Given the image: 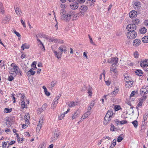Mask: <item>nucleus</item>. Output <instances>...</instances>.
<instances>
[{
	"instance_id": "4",
	"label": "nucleus",
	"mask_w": 148,
	"mask_h": 148,
	"mask_svg": "<svg viewBox=\"0 0 148 148\" xmlns=\"http://www.w3.org/2000/svg\"><path fill=\"white\" fill-rule=\"evenodd\" d=\"M127 38L131 39L135 38L137 36L136 32L134 31H130L127 33Z\"/></svg>"
},
{
	"instance_id": "11",
	"label": "nucleus",
	"mask_w": 148,
	"mask_h": 148,
	"mask_svg": "<svg viewBox=\"0 0 148 148\" xmlns=\"http://www.w3.org/2000/svg\"><path fill=\"white\" fill-rule=\"evenodd\" d=\"M141 94L144 93V94L148 93V86H143L140 90Z\"/></svg>"
},
{
	"instance_id": "42",
	"label": "nucleus",
	"mask_w": 148,
	"mask_h": 148,
	"mask_svg": "<svg viewBox=\"0 0 148 148\" xmlns=\"http://www.w3.org/2000/svg\"><path fill=\"white\" fill-rule=\"evenodd\" d=\"M47 105L46 103H45L44 104H43L42 107H41V108H42V110H43L44 111L46 109V108H47Z\"/></svg>"
},
{
	"instance_id": "60",
	"label": "nucleus",
	"mask_w": 148,
	"mask_h": 148,
	"mask_svg": "<svg viewBox=\"0 0 148 148\" xmlns=\"http://www.w3.org/2000/svg\"><path fill=\"white\" fill-rule=\"evenodd\" d=\"M112 58H111L110 59H108V61L107 62L108 63H112Z\"/></svg>"
},
{
	"instance_id": "46",
	"label": "nucleus",
	"mask_w": 148,
	"mask_h": 148,
	"mask_svg": "<svg viewBox=\"0 0 148 148\" xmlns=\"http://www.w3.org/2000/svg\"><path fill=\"white\" fill-rule=\"evenodd\" d=\"M37 36H38V37L40 38L43 37L44 38H45V35L41 34H38Z\"/></svg>"
},
{
	"instance_id": "57",
	"label": "nucleus",
	"mask_w": 148,
	"mask_h": 148,
	"mask_svg": "<svg viewBox=\"0 0 148 148\" xmlns=\"http://www.w3.org/2000/svg\"><path fill=\"white\" fill-rule=\"evenodd\" d=\"M59 136V134L58 133H57L56 132H54V137L55 138L56 137L57 138L58 137V136Z\"/></svg>"
},
{
	"instance_id": "62",
	"label": "nucleus",
	"mask_w": 148,
	"mask_h": 148,
	"mask_svg": "<svg viewBox=\"0 0 148 148\" xmlns=\"http://www.w3.org/2000/svg\"><path fill=\"white\" fill-rule=\"evenodd\" d=\"M15 141L14 140H12L9 143V145H11L15 143Z\"/></svg>"
},
{
	"instance_id": "15",
	"label": "nucleus",
	"mask_w": 148,
	"mask_h": 148,
	"mask_svg": "<svg viewBox=\"0 0 148 148\" xmlns=\"http://www.w3.org/2000/svg\"><path fill=\"white\" fill-rule=\"evenodd\" d=\"M49 40H50V42L56 43H62L63 42L62 40L57 39L51 38L49 39Z\"/></svg>"
},
{
	"instance_id": "38",
	"label": "nucleus",
	"mask_w": 148,
	"mask_h": 148,
	"mask_svg": "<svg viewBox=\"0 0 148 148\" xmlns=\"http://www.w3.org/2000/svg\"><path fill=\"white\" fill-rule=\"evenodd\" d=\"M60 99L59 96H57L56 97V98L53 101V102L54 104H57L58 103V102L57 101Z\"/></svg>"
},
{
	"instance_id": "8",
	"label": "nucleus",
	"mask_w": 148,
	"mask_h": 148,
	"mask_svg": "<svg viewBox=\"0 0 148 148\" xmlns=\"http://www.w3.org/2000/svg\"><path fill=\"white\" fill-rule=\"evenodd\" d=\"M119 90L118 88H116L114 89V90L112 93L108 94V96H110V97H113L117 94Z\"/></svg>"
},
{
	"instance_id": "52",
	"label": "nucleus",
	"mask_w": 148,
	"mask_h": 148,
	"mask_svg": "<svg viewBox=\"0 0 148 148\" xmlns=\"http://www.w3.org/2000/svg\"><path fill=\"white\" fill-rule=\"evenodd\" d=\"M126 82L128 84L130 83L129 84V86H131L133 84V82L130 80L126 81Z\"/></svg>"
},
{
	"instance_id": "40",
	"label": "nucleus",
	"mask_w": 148,
	"mask_h": 148,
	"mask_svg": "<svg viewBox=\"0 0 148 148\" xmlns=\"http://www.w3.org/2000/svg\"><path fill=\"white\" fill-rule=\"evenodd\" d=\"M9 73L10 74L12 75L13 76L15 77L16 75V73H15L14 71H9Z\"/></svg>"
},
{
	"instance_id": "44",
	"label": "nucleus",
	"mask_w": 148,
	"mask_h": 148,
	"mask_svg": "<svg viewBox=\"0 0 148 148\" xmlns=\"http://www.w3.org/2000/svg\"><path fill=\"white\" fill-rule=\"evenodd\" d=\"M88 37H89V38L90 39V42H91V44L93 45H95V43L93 42V41H92V39L91 38V37H90V35H88Z\"/></svg>"
},
{
	"instance_id": "31",
	"label": "nucleus",
	"mask_w": 148,
	"mask_h": 148,
	"mask_svg": "<svg viewBox=\"0 0 148 148\" xmlns=\"http://www.w3.org/2000/svg\"><path fill=\"white\" fill-rule=\"evenodd\" d=\"M14 9L17 15H20V11L21 10L18 7H16V8L14 7Z\"/></svg>"
},
{
	"instance_id": "24",
	"label": "nucleus",
	"mask_w": 148,
	"mask_h": 148,
	"mask_svg": "<svg viewBox=\"0 0 148 148\" xmlns=\"http://www.w3.org/2000/svg\"><path fill=\"white\" fill-rule=\"evenodd\" d=\"M0 12L3 14L4 12V8L2 3L0 2Z\"/></svg>"
},
{
	"instance_id": "64",
	"label": "nucleus",
	"mask_w": 148,
	"mask_h": 148,
	"mask_svg": "<svg viewBox=\"0 0 148 148\" xmlns=\"http://www.w3.org/2000/svg\"><path fill=\"white\" fill-rule=\"evenodd\" d=\"M92 108L91 107L89 106L88 109H87V112H90Z\"/></svg>"
},
{
	"instance_id": "5",
	"label": "nucleus",
	"mask_w": 148,
	"mask_h": 148,
	"mask_svg": "<svg viewBox=\"0 0 148 148\" xmlns=\"http://www.w3.org/2000/svg\"><path fill=\"white\" fill-rule=\"evenodd\" d=\"M143 96V97L140 98L139 99V102L136 107V108L138 111L139 110V108L140 107V108L141 107L143 103L146 99V96Z\"/></svg>"
},
{
	"instance_id": "39",
	"label": "nucleus",
	"mask_w": 148,
	"mask_h": 148,
	"mask_svg": "<svg viewBox=\"0 0 148 148\" xmlns=\"http://www.w3.org/2000/svg\"><path fill=\"white\" fill-rule=\"evenodd\" d=\"M134 4L135 5V6L136 7H140V4L139 2L138 1H136L134 3Z\"/></svg>"
},
{
	"instance_id": "63",
	"label": "nucleus",
	"mask_w": 148,
	"mask_h": 148,
	"mask_svg": "<svg viewBox=\"0 0 148 148\" xmlns=\"http://www.w3.org/2000/svg\"><path fill=\"white\" fill-rule=\"evenodd\" d=\"M6 145H7V143L6 142H4L3 143H2L3 147H4L5 148L6 147Z\"/></svg>"
},
{
	"instance_id": "47",
	"label": "nucleus",
	"mask_w": 148,
	"mask_h": 148,
	"mask_svg": "<svg viewBox=\"0 0 148 148\" xmlns=\"http://www.w3.org/2000/svg\"><path fill=\"white\" fill-rule=\"evenodd\" d=\"M123 140V138L122 137L119 136L117 138V141L118 142H121Z\"/></svg>"
},
{
	"instance_id": "12",
	"label": "nucleus",
	"mask_w": 148,
	"mask_h": 148,
	"mask_svg": "<svg viewBox=\"0 0 148 148\" xmlns=\"http://www.w3.org/2000/svg\"><path fill=\"white\" fill-rule=\"evenodd\" d=\"M79 7L78 4L77 3H72L70 5V8L73 10H75Z\"/></svg>"
},
{
	"instance_id": "58",
	"label": "nucleus",
	"mask_w": 148,
	"mask_h": 148,
	"mask_svg": "<svg viewBox=\"0 0 148 148\" xmlns=\"http://www.w3.org/2000/svg\"><path fill=\"white\" fill-rule=\"evenodd\" d=\"M147 115L146 114H145L144 115L143 118V119L144 120V121H145V120L147 119Z\"/></svg>"
},
{
	"instance_id": "45",
	"label": "nucleus",
	"mask_w": 148,
	"mask_h": 148,
	"mask_svg": "<svg viewBox=\"0 0 148 148\" xmlns=\"http://www.w3.org/2000/svg\"><path fill=\"white\" fill-rule=\"evenodd\" d=\"M134 56L136 58H137L138 56V53L137 51H136L134 53Z\"/></svg>"
},
{
	"instance_id": "55",
	"label": "nucleus",
	"mask_w": 148,
	"mask_h": 148,
	"mask_svg": "<svg viewBox=\"0 0 148 148\" xmlns=\"http://www.w3.org/2000/svg\"><path fill=\"white\" fill-rule=\"evenodd\" d=\"M57 104H54L53 103H53L51 105V108L52 109H54L55 108L56 106V105Z\"/></svg>"
},
{
	"instance_id": "10",
	"label": "nucleus",
	"mask_w": 148,
	"mask_h": 148,
	"mask_svg": "<svg viewBox=\"0 0 148 148\" xmlns=\"http://www.w3.org/2000/svg\"><path fill=\"white\" fill-rule=\"evenodd\" d=\"M79 10L80 11L83 12H82L83 15L84 14V12H86L88 10V7L86 6L83 5L80 7Z\"/></svg>"
},
{
	"instance_id": "20",
	"label": "nucleus",
	"mask_w": 148,
	"mask_h": 148,
	"mask_svg": "<svg viewBox=\"0 0 148 148\" xmlns=\"http://www.w3.org/2000/svg\"><path fill=\"white\" fill-rule=\"evenodd\" d=\"M112 66H115V64L118 63V58H112Z\"/></svg>"
},
{
	"instance_id": "41",
	"label": "nucleus",
	"mask_w": 148,
	"mask_h": 148,
	"mask_svg": "<svg viewBox=\"0 0 148 148\" xmlns=\"http://www.w3.org/2000/svg\"><path fill=\"white\" fill-rule=\"evenodd\" d=\"M56 83V82L55 81H53L51 83V88L53 87Z\"/></svg>"
},
{
	"instance_id": "16",
	"label": "nucleus",
	"mask_w": 148,
	"mask_h": 148,
	"mask_svg": "<svg viewBox=\"0 0 148 148\" xmlns=\"http://www.w3.org/2000/svg\"><path fill=\"white\" fill-rule=\"evenodd\" d=\"M10 19V16H7L4 18V19L2 21V23L3 24H5L9 21Z\"/></svg>"
},
{
	"instance_id": "25",
	"label": "nucleus",
	"mask_w": 148,
	"mask_h": 148,
	"mask_svg": "<svg viewBox=\"0 0 148 148\" xmlns=\"http://www.w3.org/2000/svg\"><path fill=\"white\" fill-rule=\"evenodd\" d=\"M42 88L44 89V91L46 95L47 96H49L50 95V93L47 91L46 87L43 86L42 87Z\"/></svg>"
},
{
	"instance_id": "33",
	"label": "nucleus",
	"mask_w": 148,
	"mask_h": 148,
	"mask_svg": "<svg viewBox=\"0 0 148 148\" xmlns=\"http://www.w3.org/2000/svg\"><path fill=\"white\" fill-rule=\"evenodd\" d=\"M132 123L135 128H137L138 125V123L137 121L135 120L132 121Z\"/></svg>"
},
{
	"instance_id": "21",
	"label": "nucleus",
	"mask_w": 148,
	"mask_h": 148,
	"mask_svg": "<svg viewBox=\"0 0 148 148\" xmlns=\"http://www.w3.org/2000/svg\"><path fill=\"white\" fill-rule=\"evenodd\" d=\"M37 41H38V43L39 42H40V44H39V45H41V46H40L41 48V49L42 50L43 49L44 50V51L45 50L44 45L42 42L40 41V40L39 39H37Z\"/></svg>"
},
{
	"instance_id": "56",
	"label": "nucleus",
	"mask_w": 148,
	"mask_h": 148,
	"mask_svg": "<svg viewBox=\"0 0 148 148\" xmlns=\"http://www.w3.org/2000/svg\"><path fill=\"white\" fill-rule=\"evenodd\" d=\"M14 33L18 37H20L21 36L20 34L18 32H17L16 31H14Z\"/></svg>"
},
{
	"instance_id": "61",
	"label": "nucleus",
	"mask_w": 148,
	"mask_h": 148,
	"mask_svg": "<svg viewBox=\"0 0 148 148\" xmlns=\"http://www.w3.org/2000/svg\"><path fill=\"white\" fill-rule=\"evenodd\" d=\"M144 23L146 26H148V20H145L144 21Z\"/></svg>"
},
{
	"instance_id": "2",
	"label": "nucleus",
	"mask_w": 148,
	"mask_h": 148,
	"mask_svg": "<svg viewBox=\"0 0 148 148\" xmlns=\"http://www.w3.org/2000/svg\"><path fill=\"white\" fill-rule=\"evenodd\" d=\"M113 115V111L111 110H109L106 114L103 122L104 124L105 125L108 124L111 120V118L112 117Z\"/></svg>"
},
{
	"instance_id": "54",
	"label": "nucleus",
	"mask_w": 148,
	"mask_h": 148,
	"mask_svg": "<svg viewBox=\"0 0 148 148\" xmlns=\"http://www.w3.org/2000/svg\"><path fill=\"white\" fill-rule=\"evenodd\" d=\"M66 7V5L64 4H61L60 5V7L62 8H65Z\"/></svg>"
},
{
	"instance_id": "36",
	"label": "nucleus",
	"mask_w": 148,
	"mask_h": 148,
	"mask_svg": "<svg viewBox=\"0 0 148 148\" xmlns=\"http://www.w3.org/2000/svg\"><path fill=\"white\" fill-rule=\"evenodd\" d=\"M92 87L89 88L88 90V93L89 94L88 96H92Z\"/></svg>"
},
{
	"instance_id": "34",
	"label": "nucleus",
	"mask_w": 148,
	"mask_h": 148,
	"mask_svg": "<svg viewBox=\"0 0 148 148\" xmlns=\"http://www.w3.org/2000/svg\"><path fill=\"white\" fill-rule=\"evenodd\" d=\"M12 110V109L11 108L9 109L8 108H5L4 109V112L5 113H7L11 112Z\"/></svg>"
},
{
	"instance_id": "7",
	"label": "nucleus",
	"mask_w": 148,
	"mask_h": 148,
	"mask_svg": "<svg viewBox=\"0 0 148 148\" xmlns=\"http://www.w3.org/2000/svg\"><path fill=\"white\" fill-rule=\"evenodd\" d=\"M11 66L13 67L14 71L16 74L17 73L18 74H19L20 75H21V73L19 67L15 64L12 63Z\"/></svg>"
},
{
	"instance_id": "30",
	"label": "nucleus",
	"mask_w": 148,
	"mask_h": 148,
	"mask_svg": "<svg viewBox=\"0 0 148 148\" xmlns=\"http://www.w3.org/2000/svg\"><path fill=\"white\" fill-rule=\"evenodd\" d=\"M29 48V46L27 45V44L26 43L23 44L21 46V48L23 50H24L25 49H28Z\"/></svg>"
},
{
	"instance_id": "48",
	"label": "nucleus",
	"mask_w": 148,
	"mask_h": 148,
	"mask_svg": "<svg viewBox=\"0 0 148 148\" xmlns=\"http://www.w3.org/2000/svg\"><path fill=\"white\" fill-rule=\"evenodd\" d=\"M21 106L23 109L25 108V103L24 101H22L21 102Z\"/></svg>"
},
{
	"instance_id": "35",
	"label": "nucleus",
	"mask_w": 148,
	"mask_h": 148,
	"mask_svg": "<svg viewBox=\"0 0 148 148\" xmlns=\"http://www.w3.org/2000/svg\"><path fill=\"white\" fill-rule=\"evenodd\" d=\"M116 69V68L115 66H112V67H111L110 71H111L112 72L114 73H116L117 71Z\"/></svg>"
},
{
	"instance_id": "27",
	"label": "nucleus",
	"mask_w": 148,
	"mask_h": 148,
	"mask_svg": "<svg viewBox=\"0 0 148 148\" xmlns=\"http://www.w3.org/2000/svg\"><path fill=\"white\" fill-rule=\"evenodd\" d=\"M136 73L137 75L141 76L143 74V72L141 70L138 69L136 71Z\"/></svg>"
},
{
	"instance_id": "51",
	"label": "nucleus",
	"mask_w": 148,
	"mask_h": 148,
	"mask_svg": "<svg viewBox=\"0 0 148 148\" xmlns=\"http://www.w3.org/2000/svg\"><path fill=\"white\" fill-rule=\"evenodd\" d=\"M64 117V114H62L60 116H58V119L59 120H61L63 119Z\"/></svg>"
},
{
	"instance_id": "18",
	"label": "nucleus",
	"mask_w": 148,
	"mask_h": 148,
	"mask_svg": "<svg viewBox=\"0 0 148 148\" xmlns=\"http://www.w3.org/2000/svg\"><path fill=\"white\" fill-rule=\"evenodd\" d=\"M79 111L77 110L75 112L74 114L72 116V119H75L76 118L78 117L79 114Z\"/></svg>"
},
{
	"instance_id": "49",
	"label": "nucleus",
	"mask_w": 148,
	"mask_h": 148,
	"mask_svg": "<svg viewBox=\"0 0 148 148\" xmlns=\"http://www.w3.org/2000/svg\"><path fill=\"white\" fill-rule=\"evenodd\" d=\"M117 121L118 122H120L121 124H123L127 123V121L125 120H123L119 122Z\"/></svg>"
},
{
	"instance_id": "9",
	"label": "nucleus",
	"mask_w": 148,
	"mask_h": 148,
	"mask_svg": "<svg viewBox=\"0 0 148 148\" xmlns=\"http://www.w3.org/2000/svg\"><path fill=\"white\" fill-rule=\"evenodd\" d=\"M137 12L136 11L134 10L131 11L129 14L130 17L131 18H133L136 17L137 16Z\"/></svg>"
},
{
	"instance_id": "26",
	"label": "nucleus",
	"mask_w": 148,
	"mask_h": 148,
	"mask_svg": "<svg viewBox=\"0 0 148 148\" xmlns=\"http://www.w3.org/2000/svg\"><path fill=\"white\" fill-rule=\"evenodd\" d=\"M142 41L145 43L148 42V36H145L142 39Z\"/></svg>"
},
{
	"instance_id": "14",
	"label": "nucleus",
	"mask_w": 148,
	"mask_h": 148,
	"mask_svg": "<svg viewBox=\"0 0 148 148\" xmlns=\"http://www.w3.org/2000/svg\"><path fill=\"white\" fill-rule=\"evenodd\" d=\"M141 41L139 39L134 40L133 42V45L134 46H138L140 44Z\"/></svg>"
},
{
	"instance_id": "28",
	"label": "nucleus",
	"mask_w": 148,
	"mask_h": 148,
	"mask_svg": "<svg viewBox=\"0 0 148 148\" xmlns=\"http://www.w3.org/2000/svg\"><path fill=\"white\" fill-rule=\"evenodd\" d=\"M77 105V102H74L73 101L71 102L68 104L69 107H73Z\"/></svg>"
},
{
	"instance_id": "53",
	"label": "nucleus",
	"mask_w": 148,
	"mask_h": 148,
	"mask_svg": "<svg viewBox=\"0 0 148 148\" xmlns=\"http://www.w3.org/2000/svg\"><path fill=\"white\" fill-rule=\"evenodd\" d=\"M135 93L136 92L135 91H132L130 94V97L134 96L135 95Z\"/></svg>"
},
{
	"instance_id": "43",
	"label": "nucleus",
	"mask_w": 148,
	"mask_h": 148,
	"mask_svg": "<svg viewBox=\"0 0 148 148\" xmlns=\"http://www.w3.org/2000/svg\"><path fill=\"white\" fill-rule=\"evenodd\" d=\"M14 79L13 76L12 75L9 76L8 78V80L10 81H12Z\"/></svg>"
},
{
	"instance_id": "6",
	"label": "nucleus",
	"mask_w": 148,
	"mask_h": 148,
	"mask_svg": "<svg viewBox=\"0 0 148 148\" xmlns=\"http://www.w3.org/2000/svg\"><path fill=\"white\" fill-rule=\"evenodd\" d=\"M136 25L133 24H130L128 25L126 28L127 30L128 31H134L136 29Z\"/></svg>"
},
{
	"instance_id": "1",
	"label": "nucleus",
	"mask_w": 148,
	"mask_h": 148,
	"mask_svg": "<svg viewBox=\"0 0 148 148\" xmlns=\"http://www.w3.org/2000/svg\"><path fill=\"white\" fill-rule=\"evenodd\" d=\"M67 47L65 45H63L60 46L58 48V49L60 51V52H57V51H55L53 50V52L54 53L55 56L58 58H60L62 54V52H64V53H66Z\"/></svg>"
},
{
	"instance_id": "29",
	"label": "nucleus",
	"mask_w": 148,
	"mask_h": 148,
	"mask_svg": "<svg viewBox=\"0 0 148 148\" xmlns=\"http://www.w3.org/2000/svg\"><path fill=\"white\" fill-rule=\"evenodd\" d=\"M139 20L138 18H136L132 20V22L133 23V24L135 25L139 24Z\"/></svg>"
},
{
	"instance_id": "50",
	"label": "nucleus",
	"mask_w": 148,
	"mask_h": 148,
	"mask_svg": "<svg viewBox=\"0 0 148 148\" xmlns=\"http://www.w3.org/2000/svg\"><path fill=\"white\" fill-rule=\"evenodd\" d=\"M37 111L38 113L40 114L44 111V110L41 108L38 109Z\"/></svg>"
},
{
	"instance_id": "23",
	"label": "nucleus",
	"mask_w": 148,
	"mask_h": 148,
	"mask_svg": "<svg viewBox=\"0 0 148 148\" xmlns=\"http://www.w3.org/2000/svg\"><path fill=\"white\" fill-rule=\"evenodd\" d=\"M90 113V112H87L86 113L84 114L81 118L82 120H84L87 117H88V116L89 115Z\"/></svg>"
},
{
	"instance_id": "13",
	"label": "nucleus",
	"mask_w": 148,
	"mask_h": 148,
	"mask_svg": "<svg viewBox=\"0 0 148 148\" xmlns=\"http://www.w3.org/2000/svg\"><path fill=\"white\" fill-rule=\"evenodd\" d=\"M140 65L141 67H143L148 66V59H146L141 62Z\"/></svg>"
},
{
	"instance_id": "32",
	"label": "nucleus",
	"mask_w": 148,
	"mask_h": 148,
	"mask_svg": "<svg viewBox=\"0 0 148 148\" xmlns=\"http://www.w3.org/2000/svg\"><path fill=\"white\" fill-rule=\"evenodd\" d=\"M36 62L34 61L32 64V69L33 70H35L37 68L36 67Z\"/></svg>"
},
{
	"instance_id": "37",
	"label": "nucleus",
	"mask_w": 148,
	"mask_h": 148,
	"mask_svg": "<svg viewBox=\"0 0 148 148\" xmlns=\"http://www.w3.org/2000/svg\"><path fill=\"white\" fill-rule=\"evenodd\" d=\"M60 16L61 15L65 14H66V10L64 9L60 10Z\"/></svg>"
},
{
	"instance_id": "19",
	"label": "nucleus",
	"mask_w": 148,
	"mask_h": 148,
	"mask_svg": "<svg viewBox=\"0 0 148 148\" xmlns=\"http://www.w3.org/2000/svg\"><path fill=\"white\" fill-rule=\"evenodd\" d=\"M25 119L26 121V123L27 124L28 123V122L29 121V119L30 118V116L29 113H26L25 116Z\"/></svg>"
},
{
	"instance_id": "59",
	"label": "nucleus",
	"mask_w": 148,
	"mask_h": 148,
	"mask_svg": "<svg viewBox=\"0 0 148 148\" xmlns=\"http://www.w3.org/2000/svg\"><path fill=\"white\" fill-rule=\"evenodd\" d=\"M94 104H95V103L94 102V101H93L92 102H91L90 103L89 106L91 107L92 108L93 107V106H94Z\"/></svg>"
},
{
	"instance_id": "22",
	"label": "nucleus",
	"mask_w": 148,
	"mask_h": 148,
	"mask_svg": "<svg viewBox=\"0 0 148 148\" xmlns=\"http://www.w3.org/2000/svg\"><path fill=\"white\" fill-rule=\"evenodd\" d=\"M147 29L145 27L141 28L140 30V32L141 34H145L147 32Z\"/></svg>"
},
{
	"instance_id": "3",
	"label": "nucleus",
	"mask_w": 148,
	"mask_h": 148,
	"mask_svg": "<svg viewBox=\"0 0 148 148\" xmlns=\"http://www.w3.org/2000/svg\"><path fill=\"white\" fill-rule=\"evenodd\" d=\"M73 14V12L70 11L69 14L66 13L65 14L61 15L60 18L61 20L65 21L66 22H68L70 20L71 16Z\"/></svg>"
},
{
	"instance_id": "17",
	"label": "nucleus",
	"mask_w": 148,
	"mask_h": 148,
	"mask_svg": "<svg viewBox=\"0 0 148 148\" xmlns=\"http://www.w3.org/2000/svg\"><path fill=\"white\" fill-rule=\"evenodd\" d=\"M35 73V72L33 71L32 69H30L27 72V75L28 77H30L31 75H34Z\"/></svg>"
}]
</instances>
